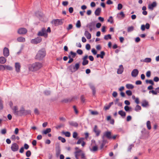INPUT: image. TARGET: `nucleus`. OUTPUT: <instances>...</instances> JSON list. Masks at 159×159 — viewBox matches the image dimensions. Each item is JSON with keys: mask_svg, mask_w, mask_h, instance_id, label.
Returning a JSON list of instances; mask_svg holds the SVG:
<instances>
[{"mask_svg": "<svg viewBox=\"0 0 159 159\" xmlns=\"http://www.w3.org/2000/svg\"><path fill=\"white\" fill-rule=\"evenodd\" d=\"M84 140V138H80L78 140L77 142L76 143V144H80L83 142V140Z\"/></svg>", "mask_w": 159, "mask_h": 159, "instance_id": "473e14b6", "label": "nucleus"}, {"mask_svg": "<svg viewBox=\"0 0 159 159\" xmlns=\"http://www.w3.org/2000/svg\"><path fill=\"white\" fill-rule=\"evenodd\" d=\"M82 152V151L80 149L76 150L75 152V156L76 159H78V157L80 156L81 153Z\"/></svg>", "mask_w": 159, "mask_h": 159, "instance_id": "2eb2a0df", "label": "nucleus"}, {"mask_svg": "<svg viewBox=\"0 0 159 159\" xmlns=\"http://www.w3.org/2000/svg\"><path fill=\"white\" fill-rule=\"evenodd\" d=\"M142 106L143 107L149 106L148 102L145 100H143L142 102Z\"/></svg>", "mask_w": 159, "mask_h": 159, "instance_id": "6ab92c4d", "label": "nucleus"}, {"mask_svg": "<svg viewBox=\"0 0 159 159\" xmlns=\"http://www.w3.org/2000/svg\"><path fill=\"white\" fill-rule=\"evenodd\" d=\"M93 132L95 133L96 136H98L101 132V131L98 129L97 126L95 125L93 129Z\"/></svg>", "mask_w": 159, "mask_h": 159, "instance_id": "9d476101", "label": "nucleus"}, {"mask_svg": "<svg viewBox=\"0 0 159 159\" xmlns=\"http://www.w3.org/2000/svg\"><path fill=\"white\" fill-rule=\"evenodd\" d=\"M98 147L97 146H95L93 147V149H91V150L92 151L95 152L97 151L98 150Z\"/></svg>", "mask_w": 159, "mask_h": 159, "instance_id": "8fccbe9b", "label": "nucleus"}, {"mask_svg": "<svg viewBox=\"0 0 159 159\" xmlns=\"http://www.w3.org/2000/svg\"><path fill=\"white\" fill-rule=\"evenodd\" d=\"M123 7V6L122 4L120 3H119L118 5L117 9L118 10H121Z\"/></svg>", "mask_w": 159, "mask_h": 159, "instance_id": "6e6d98bb", "label": "nucleus"}, {"mask_svg": "<svg viewBox=\"0 0 159 159\" xmlns=\"http://www.w3.org/2000/svg\"><path fill=\"white\" fill-rule=\"evenodd\" d=\"M107 21L112 24L113 23V20L112 16H110L109 19L107 20Z\"/></svg>", "mask_w": 159, "mask_h": 159, "instance_id": "a19ab883", "label": "nucleus"}, {"mask_svg": "<svg viewBox=\"0 0 159 159\" xmlns=\"http://www.w3.org/2000/svg\"><path fill=\"white\" fill-rule=\"evenodd\" d=\"M141 107L139 105H136L134 108V110L136 111H139L141 110Z\"/></svg>", "mask_w": 159, "mask_h": 159, "instance_id": "72a5a7b5", "label": "nucleus"}, {"mask_svg": "<svg viewBox=\"0 0 159 159\" xmlns=\"http://www.w3.org/2000/svg\"><path fill=\"white\" fill-rule=\"evenodd\" d=\"M90 88L93 91V95H94L96 93V91L95 90V88L94 87V86L92 85H90Z\"/></svg>", "mask_w": 159, "mask_h": 159, "instance_id": "c756f323", "label": "nucleus"}, {"mask_svg": "<svg viewBox=\"0 0 159 159\" xmlns=\"http://www.w3.org/2000/svg\"><path fill=\"white\" fill-rule=\"evenodd\" d=\"M51 131V129L50 128H47L45 130H43L42 133L43 134H47L48 133L50 132Z\"/></svg>", "mask_w": 159, "mask_h": 159, "instance_id": "a878e982", "label": "nucleus"}, {"mask_svg": "<svg viewBox=\"0 0 159 159\" xmlns=\"http://www.w3.org/2000/svg\"><path fill=\"white\" fill-rule=\"evenodd\" d=\"M3 55L5 57H7L9 55V49L5 47L3 50Z\"/></svg>", "mask_w": 159, "mask_h": 159, "instance_id": "ddd939ff", "label": "nucleus"}, {"mask_svg": "<svg viewBox=\"0 0 159 159\" xmlns=\"http://www.w3.org/2000/svg\"><path fill=\"white\" fill-rule=\"evenodd\" d=\"M111 132L109 131H107L104 132L102 137V139H105V137L109 139H111L112 136H111Z\"/></svg>", "mask_w": 159, "mask_h": 159, "instance_id": "0eeeda50", "label": "nucleus"}, {"mask_svg": "<svg viewBox=\"0 0 159 159\" xmlns=\"http://www.w3.org/2000/svg\"><path fill=\"white\" fill-rule=\"evenodd\" d=\"M84 35L87 39H89L91 38V34L87 30H86L84 33Z\"/></svg>", "mask_w": 159, "mask_h": 159, "instance_id": "aec40b11", "label": "nucleus"}, {"mask_svg": "<svg viewBox=\"0 0 159 159\" xmlns=\"http://www.w3.org/2000/svg\"><path fill=\"white\" fill-rule=\"evenodd\" d=\"M62 134H64L66 137H70L71 135L70 133L69 132L62 131Z\"/></svg>", "mask_w": 159, "mask_h": 159, "instance_id": "bb28decb", "label": "nucleus"}, {"mask_svg": "<svg viewBox=\"0 0 159 159\" xmlns=\"http://www.w3.org/2000/svg\"><path fill=\"white\" fill-rule=\"evenodd\" d=\"M105 55V53L104 51H102L101 52V54H100V57L101 58H103L104 56Z\"/></svg>", "mask_w": 159, "mask_h": 159, "instance_id": "3c124183", "label": "nucleus"}, {"mask_svg": "<svg viewBox=\"0 0 159 159\" xmlns=\"http://www.w3.org/2000/svg\"><path fill=\"white\" fill-rule=\"evenodd\" d=\"M126 87L127 89H133L134 87L133 85L132 84H126Z\"/></svg>", "mask_w": 159, "mask_h": 159, "instance_id": "7c9ffc66", "label": "nucleus"}, {"mask_svg": "<svg viewBox=\"0 0 159 159\" xmlns=\"http://www.w3.org/2000/svg\"><path fill=\"white\" fill-rule=\"evenodd\" d=\"M126 94L129 96L132 95V92L130 90H127L126 92Z\"/></svg>", "mask_w": 159, "mask_h": 159, "instance_id": "09e8293b", "label": "nucleus"}, {"mask_svg": "<svg viewBox=\"0 0 159 159\" xmlns=\"http://www.w3.org/2000/svg\"><path fill=\"white\" fill-rule=\"evenodd\" d=\"M117 95V93L116 91H114L112 93V96L114 97H116Z\"/></svg>", "mask_w": 159, "mask_h": 159, "instance_id": "774afa93", "label": "nucleus"}, {"mask_svg": "<svg viewBox=\"0 0 159 159\" xmlns=\"http://www.w3.org/2000/svg\"><path fill=\"white\" fill-rule=\"evenodd\" d=\"M91 47L89 44H87L86 45V48L87 50H89L90 49Z\"/></svg>", "mask_w": 159, "mask_h": 159, "instance_id": "680f3d73", "label": "nucleus"}, {"mask_svg": "<svg viewBox=\"0 0 159 159\" xmlns=\"http://www.w3.org/2000/svg\"><path fill=\"white\" fill-rule=\"evenodd\" d=\"M13 110L14 114L19 115V111H18V108L17 107L15 106L13 108Z\"/></svg>", "mask_w": 159, "mask_h": 159, "instance_id": "cd10ccee", "label": "nucleus"}, {"mask_svg": "<svg viewBox=\"0 0 159 159\" xmlns=\"http://www.w3.org/2000/svg\"><path fill=\"white\" fill-rule=\"evenodd\" d=\"M146 124L148 129L149 130L151 128L150 121L148 120Z\"/></svg>", "mask_w": 159, "mask_h": 159, "instance_id": "2f4dec72", "label": "nucleus"}, {"mask_svg": "<svg viewBox=\"0 0 159 159\" xmlns=\"http://www.w3.org/2000/svg\"><path fill=\"white\" fill-rule=\"evenodd\" d=\"M139 73V71L138 69H134L131 72V76L133 77H135L137 76Z\"/></svg>", "mask_w": 159, "mask_h": 159, "instance_id": "4468645a", "label": "nucleus"}, {"mask_svg": "<svg viewBox=\"0 0 159 159\" xmlns=\"http://www.w3.org/2000/svg\"><path fill=\"white\" fill-rule=\"evenodd\" d=\"M134 146V145L133 144H131L128 147V151L129 152H130L131 151V150L133 147Z\"/></svg>", "mask_w": 159, "mask_h": 159, "instance_id": "49530a36", "label": "nucleus"}, {"mask_svg": "<svg viewBox=\"0 0 159 159\" xmlns=\"http://www.w3.org/2000/svg\"><path fill=\"white\" fill-rule=\"evenodd\" d=\"M69 124L70 125L72 126L77 127L78 126V124L75 122L74 121H70L69 122Z\"/></svg>", "mask_w": 159, "mask_h": 159, "instance_id": "5701e85b", "label": "nucleus"}, {"mask_svg": "<svg viewBox=\"0 0 159 159\" xmlns=\"http://www.w3.org/2000/svg\"><path fill=\"white\" fill-rule=\"evenodd\" d=\"M76 27L78 28H79L81 27V22L80 20H78L76 24Z\"/></svg>", "mask_w": 159, "mask_h": 159, "instance_id": "37998d69", "label": "nucleus"}, {"mask_svg": "<svg viewBox=\"0 0 159 159\" xmlns=\"http://www.w3.org/2000/svg\"><path fill=\"white\" fill-rule=\"evenodd\" d=\"M157 6V3L156 2H153L152 4H149L148 6V8L151 10H152L153 8Z\"/></svg>", "mask_w": 159, "mask_h": 159, "instance_id": "dca6fc26", "label": "nucleus"}, {"mask_svg": "<svg viewBox=\"0 0 159 159\" xmlns=\"http://www.w3.org/2000/svg\"><path fill=\"white\" fill-rule=\"evenodd\" d=\"M27 30L25 28H22L18 29V33L20 34H25L27 32Z\"/></svg>", "mask_w": 159, "mask_h": 159, "instance_id": "f8f14e48", "label": "nucleus"}, {"mask_svg": "<svg viewBox=\"0 0 159 159\" xmlns=\"http://www.w3.org/2000/svg\"><path fill=\"white\" fill-rule=\"evenodd\" d=\"M45 55V52L44 50L42 49L39 51L35 57V58L38 60H42Z\"/></svg>", "mask_w": 159, "mask_h": 159, "instance_id": "f03ea898", "label": "nucleus"}, {"mask_svg": "<svg viewBox=\"0 0 159 159\" xmlns=\"http://www.w3.org/2000/svg\"><path fill=\"white\" fill-rule=\"evenodd\" d=\"M68 4V1H63L62 2V4L64 6H67Z\"/></svg>", "mask_w": 159, "mask_h": 159, "instance_id": "69168bd1", "label": "nucleus"}, {"mask_svg": "<svg viewBox=\"0 0 159 159\" xmlns=\"http://www.w3.org/2000/svg\"><path fill=\"white\" fill-rule=\"evenodd\" d=\"M101 11V9L100 8H97L95 11L94 13L96 16H98L100 15Z\"/></svg>", "mask_w": 159, "mask_h": 159, "instance_id": "412c9836", "label": "nucleus"}, {"mask_svg": "<svg viewBox=\"0 0 159 159\" xmlns=\"http://www.w3.org/2000/svg\"><path fill=\"white\" fill-rule=\"evenodd\" d=\"M92 25V23H89L88 25V26L89 29V30L90 31H92L93 30Z\"/></svg>", "mask_w": 159, "mask_h": 159, "instance_id": "de8ad7c7", "label": "nucleus"}, {"mask_svg": "<svg viewBox=\"0 0 159 159\" xmlns=\"http://www.w3.org/2000/svg\"><path fill=\"white\" fill-rule=\"evenodd\" d=\"M70 54L72 55V58H74L76 55V53L75 52H73L72 51H71L70 53Z\"/></svg>", "mask_w": 159, "mask_h": 159, "instance_id": "864d4df0", "label": "nucleus"}, {"mask_svg": "<svg viewBox=\"0 0 159 159\" xmlns=\"http://www.w3.org/2000/svg\"><path fill=\"white\" fill-rule=\"evenodd\" d=\"M42 40V38L40 37H38L34 39H32L30 42L32 44H37L40 43Z\"/></svg>", "mask_w": 159, "mask_h": 159, "instance_id": "6e6552de", "label": "nucleus"}, {"mask_svg": "<svg viewBox=\"0 0 159 159\" xmlns=\"http://www.w3.org/2000/svg\"><path fill=\"white\" fill-rule=\"evenodd\" d=\"M77 53L78 54L81 55L83 53V52L82 50L79 49L77 50Z\"/></svg>", "mask_w": 159, "mask_h": 159, "instance_id": "603ef678", "label": "nucleus"}, {"mask_svg": "<svg viewBox=\"0 0 159 159\" xmlns=\"http://www.w3.org/2000/svg\"><path fill=\"white\" fill-rule=\"evenodd\" d=\"M146 76L147 77H149L151 75V72L150 71H148L146 73Z\"/></svg>", "mask_w": 159, "mask_h": 159, "instance_id": "338daca9", "label": "nucleus"}, {"mask_svg": "<svg viewBox=\"0 0 159 159\" xmlns=\"http://www.w3.org/2000/svg\"><path fill=\"white\" fill-rule=\"evenodd\" d=\"M80 156L82 159H86V158H85V154L84 153L82 152L81 153Z\"/></svg>", "mask_w": 159, "mask_h": 159, "instance_id": "e2e57ef3", "label": "nucleus"}, {"mask_svg": "<svg viewBox=\"0 0 159 159\" xmlns=\"http://www.w3.org/2000/svg\"><path fill=\"white\" fill-rule=\"evenodd\" d=\"M91 114L93 115H97L98 114V113L96 111H92Z\"/></svg>", "mask_w": 159, "mask_h": 159, "instance_id": "13d9d810", "label": "nucleus"}, {"mask_svg": "<svg viewBox=\"0 0 159 159\" xmlns=\"http://www.w3.org/2000/svg\"><path fill=\"white\" fill-rule=\"evenodd\" d=\"M73 108L74 109V111L76 114H77L78 113V111L76 109V107L75 106H73Z\"/></svg>", "mask_w": 159, "mask_h": 159, "instance_id": "bf43d9fd", "label": "nucleus"}, {"mask_svg": "<svg viewBox=\"0 0 159 159\" xmlns=\"http://www.w3.org/2000/svg\"><path fill=\"white\" fill-rule=\"evenodd\" d=\"M111 39V35L108 34L107 35H106L104 37V39L106 40H108V39Z\"/></svg>", "mask_w": 159, "mask_h": 159, "instance_id": "c9c22d12", "label": "nucleus"}, {"mask_svg": "<svg viewBox=\"0 0 159 159\" xmlns=\"http://www.w3.org/2000/svg\"><path fill=\"white\" fill-rule=\"evenodd\" d=\"M80 63H77L75 65H70L69 66L68 68L71 72L73 73L78 70L80 67Z\"/></svg>", "mask_w": 159, "mask_h": 159, "instance_id": "7ed1b4c3", "label": "nucleus"}, {"mask_svg": "<svg viewBox=\"0 0 159 159\" xmlns=\"http://www.w3.org/2000/svg\"><path fill=\"white\" fill-rule=\"evenodd\" d=\"M19 148L18 145L16 143L12 144L11 146V150L14 152L17 151L18 150Z\"/></svg>", "mask_w": 159, "mask_h": 159, "instance_id": "1a4fd4ad", "label": "nucleus"}, {"mask_svg": "<svg viewBox=\"0 0 159 159\" xmlns=\"http://www.w3.org/2000/svg\"><path fill=\"white\" fill-rule=\"evenodd\" d=\"M152 93L154 95L157 94V91H156L153 90H152V91H150L149 92V93Z\"/></svg>", "mask_w": 159, "mask_h": 159, "instance_id": "052dcab7", "label": "nucleus"}, {"mask_svg": "<svg viewBox=\"0 0 159 159\" xmlns=\"http://www.w3.org/2000/svg\"><path fill=\"white\" fill-rule=\"evenodd\" d=\"M131 108L127 106H126L124 107V109L125 111H128L129 110V109Z\"/></svg>", "mask_w": 159, "mask_h": 159, "instance_id": "0e129e2a", "label": "nucleus"}, {"mask_svg": "<svg viewBox=\"0 0 159 159\" xmlns=\"http://www.w3.org/2000/svg\"><path fill=\"white\" fill-rule=\"evenodd\" d=\"M15 67L16 71L17 72H19L20 71V68L21 67L20 63L18 62L16 63Z\"/></svg>", "mask_w": 159, "mask_h": 159, "instance_id": "f3484780", "label": "nucleus"}, {"mask_svg": "<svg viewBox=\"0 0 159 159\" xmlns=\"http://www.w3.org/2000/svg\"><path fill=\"white\" fill-rule=\"evenodd\" d=\"M3 108V101L0 98V110Z\"/></svg>", "mask_w": 159, "mask_h": 159, "instance_id": "79ce46f5", "label": "nucleus"}, {"mask_svg": "<svg viewBox=\"0 0 159 159\" xmlns=\"http://www.w3.org/2000/svg\"><path fill=\"white\" fill-rule=\"evenodd\" d=\"M7 130L6 129H3L1 130V133L2 134H4L6 133Z\"/></svg>", "mask_w": 159, "mask_h": 159, "instance_id": "5fc2aeb1", "label": "nucleus"}, {"mask_svg": "<svg viewBox=\"0 0 159 159\" xmlns=\"http://www.w3.org/2000/svg\"><path fill=\"white\" fill-rule=\"evenodd\" d=\"M58 139L59 140L61 141V142L63 143H65L66 142V140L65 139L59 136L58 137Z\"/></svg>", "mask_w": 159, "mask_h": 159, "instance_id": "4c0bfd02", "label": "nucleus"}, {"mask_svg": "<svg viewBox=\"0 0 159 159\" xmlns=\"http://www.w3.org/2000/svg\"><path fill=\"white\" fill-rule=\"evenodd\" d=\"M143 61L147 63L150 62L151 61V59L150 58H146L144 59Z\"/></svg>", "mask_w": 159, "mask_h": 159, "instance_id": "58836bf2", "label": "nucleus"}, {"mask_svg": "<svg viewBox=\"0 0 159 159\" xmlns=\"http://www.w3.org/2000/svg\"><path fill=\"white\" fill-rule=\"evenodd\" d=\"M4 70L5 69L9 70H12V68L11 67L8 66V65H4Z\"/></svg>", "mask_w": 159, "mask_h": 159, "instance_id": "c85d7f7f", "label": "nucleus"}, {"mask_svg": "<svg viewBox=\"0 0 159 159\" xmlns=\"http://www.w3.org/2000/svg\"><path fill=\"white\" fill-rule=\"evenodd\" d=\"M38 36H43L45 38L48 37V34L46 32V29L43 28L42 30L39 31L37 34Z\"/></svg>", "mask_w": 159, "mask_h": 159, "instance_id": "423d86ee", "label": "nucleus"}, {"mask_svg": "<svg viewBox=\"0 0 159 159\" xmlns=\"http://www.w3.org/2000/svg\"><path fill=\"white\" fill-rule=\"evenodd\" d=\"M28 66L30 70L35 71L40 69L42 67V64L40 62H36L32 64H29Z\"/></svg>", "mask_w": 159, "mask_h": 159, "instance_id": "f257e3e1", "label": "nucleus"}, {"mask_svg": "<svg viewBox=\"0 0 159 159\" xmlns=\"http://www.w3.org/2000/svg\"><path fill=\"white\" fill-rule=\"evenodd\" d=\"M63 21V19H57L53 20L51 22V23L55 26H57L62 24Z\"/></svg>", "mask_w": 159, "mask_h": 159, "instance_id": "20e7f679", "label": "nucleus"}, {"mask_svg": "<svg viewBox=\"0 0 159 159\" xmlns=\"http://www.w3.org/2000/svg\"><path fill=\"white\" fill-rule=\"evenodd\" d=\"M119 15H120L121 16V17L122 18H123L125 17V15L124 13V12L123 11H121L120 13H119L117 14V16L118 18H120V16H118Z\"/></svg>", "mask_w": 159, "mask_h": 159, "instance_id": "e433bc0d", "label": "nucleus"}, {"mask_svg": "<svg viewBox=\"0 0 159 159\" xmlns=\"http://www.w3.org/2000/svg\"><path fill=\"white\" fill-rule=\"evenodd\" d=\"M31 155V152L30 151H27L26 153V156L27 157H30Z\"/></svg>", "mask_w": 159, "mask_h": 159, "instance_id": "a18cd8bd", "label": "nucleus"}, {"mask_svg": "<svg viewBox=\"0 0 159 159\" xmlns=\"http://www.w3.org/2000/svg\"><path fill=\"white\" fill-rule=\"evenodd\" d=\"M73 27V25L72 24H70L69 25L68 27L66 29L68 30H69L72 29Z\"/></svg>", "mask_w": 159, "mask_h": 159, "instance_id": "4d7b16f0", "label": "nucleus"}, {"mask_svg": "<svg viewBox=\"0 0 159 159\" xmlns=\"http://www.w3.org/2000/svg\"><path fill=\"white\" fill-rule=\"evenodd\" d=\"M7 61V59L3 57H0V63L3 64L5 63Z\"/></svg>", "mask_w": 159, "mask_h": 159, "instance_id": "4be33fe9", "label": "nucleus"}, {"mask_svg": "<svg viewBox=\"0 0 159 159\" xmlns=\"http://www.w3.org/2000/svg\"><path fill=\"white\" fill-rule=\"evenodd\" d=\"M124 70V68L122 65H121L119 66V68L118 69L117 73L118 74H121Z\"/></svg>", "mask_w": 159, "mask_h": 159, "instance_id": "a211bd4d", "label": "nucleus"}, {"mask_svg": "<svg viewBox=\"0 0 159 159\" xmlns=\"http://www.w3.org/2000/svg\"><path fill=\"white\" fill-rule=\"evenodd\" d=\"M17 40L19 42H24L25 41V39L22 37H20L17 38Z\"/></svg>", "mask_w": 159, "mask_h": 159, "instance_id": "393cba45", "label": "nucleus"}, {"mask_svg": "<svg viewBox=\"0 0 159 159\" xmlns=\"http://www.w3.org/2000/svg\"><path fill=\"white\" fill-rule=\"evenodd\" d=\"M88 57V56L86 55L82 58L83 61L82 64L83 66H85L88 64L89 61L87 60Z\"/></svg>", "mask_w": 159, "mask_h": 159, "instance_id": "9b49d317", "label": "nucleus"}, {"mask_svg": "<svg viewBox=\"0 0 159 159\" xmlns=\"http://www.w3.org/2000/svg\"><path fill=\"white\" fill-rule=\"evenodd\" d=\"M19 115L21 116L23 115H26L30 113L31 112L30 110H25L24 108L22 107L19 111Z\"/></svg>", "mask_w": 159, "mask_h": 159, "instance_id": "39448f33", "label": "nucleus"}, {"mask_svg": "<svg viewBox=\"0 0 159 159\" xmlns=\"http://www.w3.org/2000/svg\"><path fill=\"white\" fill-rule=\"evenodd\" d=\"M146 82L147 84L148 83L151 84L152 85H153L154 84V83L152 80H146Z\"/></svg>", "mask_w": 159, "mask_h": 159, "instance_id": "f704fd0d", "label": "nucleus"}, {"mask_svg": "<svg viewBox=\"0 0 159 159\" xmlns=\"http://www.w3.org/2000/svg\"><path fill=\"white\" fill-rule=\"evenodd\" d=\"M118 113L119 115H120L123 118L125 117L126 116L125 112L122 110L119 111Z\"/></svg>", "mask_w": 159, "mask_h": 159, "instance_id": "b1692460", "label": "nucleus"}, {"mask_svg": "<svg viewBox=\"0 0 159 159\" xmlns=\"http://www.w3.org/2000/svg\"><path fill=\"white\" fill-rule=\"evenodd\" d=\"M78 134L76 132H74L73 133V138L77 139V136H78Z\"/></svg>", "mask_w": 159, "mask_h": 159, "instance_id": "c03bdc74", "label": "nucleus"}, {"mask_svg": "<svg viewBox=\"0 0 159 159\" xmlns=\"http://www.w3.org/2000/svg\"><path fill=\"white\" fill-rule=\"evenodd\" d=\"M134 28L133 26H131L128 28L127 31L128 32H130L133 30Z\"/></svg>", "mask_w": 159, "mask_h": 159, "instance_id": "ea45409f", "label": "nucleus"}]
</instances>
